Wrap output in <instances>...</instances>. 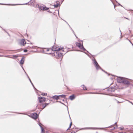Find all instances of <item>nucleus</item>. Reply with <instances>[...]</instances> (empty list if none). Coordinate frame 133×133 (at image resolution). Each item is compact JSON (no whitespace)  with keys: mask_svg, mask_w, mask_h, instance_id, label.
Here are the masks:
<instances>
[{"mask_svg":"<svg viewBox=\"0 0 133 133\" xmlns=\"http://www.w3.org/2000/svg\"><path fill=\"white\" fill-rule=\"evenodd\" d=\"M39 103H44L45 101V98L44 97H38Z\"/></svg>","mask_w":133,"mask_h":133,"instance_id":"20e7f679","label":"nucleus"},{"mask_svg":"<svg viewBox=\"0 0 133 133\" xmlns=\"http://www.w3.org/2000/svg\"><path fill=\"white\" fill-rule=\"evenodd\" d=\"M26 42L25 39H22L20 41V44L21 45L24 46L25 45Z\"/></svg>","mask_w":133,"mask_h":133,"instance_id":"0eeeda50","label":"nucleus"},{"mask_svg":"<svg viewBox=\"0 0 133 133\" xmlns=\"http://www.w3.org/2000/svg\"><path fill=\"white\" fill-rule=\"evenodd\" d=\"M28 51V50L26 49H25L24 50V52H26Z\"/></svg>","mask_w":133,"mask_h":133,"instance_id":"a878e982","label":"nucleus"},{"mask_svg":"<svg viewBox=\"0 0 133 133\" xmlns=\"http://www.w3.org/2000/svg\"><path fill=\"white\" fill-rule=\"evenodd\" d=\"M24 57L22 58L20 62V64L21 65H23L24 62Z\"/></svg>","mask_w":133,"mask_h":133,"instance_id":"ddd939ff","label":"nucleus"},{"mask_svg":"<svg viewBox=\"0 0 133 133\" xmlns=\"http://www.w3.org/2000/svg\"><path fill=\"white\" fill-rule=\"evenodd\" d=\"M70 99L72 100L74 99L75 98V96H74V95H72L71 96L69 97Z\"/></svg>","mask_w":133,"mask_h":133,"instance_id":"2eb2a0df","label":"nucleus"},{"mask_svg":"<svg viewBox=\"0 0 133 133\" xmlns=\"http://www.w3.org/2000/svg\"><path fill=\"white\" fill-rule=\"evenodd\" d=\"M94 65L97 69H99L100 68L99 66L95 60L94 61Z\"/></svg>","mask_w":133,"mask_h":133,"instance_id":"423d86ee","label":"nucleus"},{"mask_svg":"<svg viewBox=\"0 0 133 133\" xmlns=\"http://www.w3.org/2000/svg\"><path fill=\"white\" fill-rule=\"evenodd\" d=\"M125 18L126 19H128V20H129V19L128 18H125Z\"/></svg>","mask_w":133,"mask_h":133,"instance_id":"c85d7f7f","label":"nucleus"},{"mask_svg":"<svg viewBox=\"0 0 133 133\" xmlns=\"http://www.w3.org/2000/svg\"><path fill=\"white\" fill-rule=\"evenodd\" d=\"M13 57H11V58H16L18 57V55H13L12 56Z\"/></svg>","mask_w":133,"mask_h":133,"instance_id":"4be33fe9","label":"nucleus"},{"mask_svg":"<svg viewBox=\"0 0 133 133\" xmlns=\"http://www.w3.org/2000/svg\"><path fill=\"white\" fill-rule=\"evenodd\" d=\"M124 78L121 77H119L117 79V81L119 83H123Z\"/></svg>","mask_w":133,"mask_h":133,"instance_id":"6e6552de","label":"nucleus"},{"mask_svg":"<svg viewBox=\"0 0 133 133\" xmlns=\"http://www.w3.org/2000/svg\"><path fill=\"white\" fill-rule=\"evenodd\" d=\"M44 50L45 51H46V54H50L51 53V52H49V51H51L52 50H51V49H50L45 48L44 49Z\"/></svg>","mask_w":133,"mask_h":133,"instance_id":"f8f14e48","label":"nucleus"},{"mask_svg":"<svg viewBox=\"0 0 133 133\" xmlns=\"http://www.w3.org/2000/svg\"><path fill=\"white\" fill-rule=\"evenodd\" d=\"M82 87L83 88V89L84 90H87V89L86 87L84 86V85H82Z\"/></svg>","mask_w":133,"mask_h":133,"instance_id":"aec40b11","label":"nucleus"},{"mask_svg":"<svg viewBox=\"0 0 133 133\" xmlns=\"http://www.w3.org/2000/svg\"><path fill=\"white\" fill-rule=\"evenodd\" d=\"M116 5H114V8H115Z\"/></svg>","mask_w":133,"mask_h":133,"instance_id":"c756f323","label":"nucleus"},{"mask_svg":"<svg viewBox=\"0 0 133 133\" xmlns=\"http://www.w3.org/2000/svg\"><path fill=\"white\" fill-rule=\"evenodd\" d=\"M41 133H44V128L42 127H41Z\"/></svg>","mask_w":133,"mask_h":133,"instance_id":"6ab92c4d","label":"nucleus"},{"mask_svg":"<svg viewBox=\"0 0 133 133\" xmlns=\"http://www.w3.org/2000/svg\"><path fill=\"white\" fill-rule=\"evenodd\" d=\"M41 95L44 96H46L47 95V94L46 93H42L41 94Z\"/></svg>","mask_w":133,"mask_h":133,"instance_id":"b1692460","label":"nucleus"},{"mask_svg":"<svg viewBox=\"0 0 133 133\" xmlns=\"http://www.w3.org/2000/svg\"><path fill=\"white\" fill-rule=\"evenodd\" d=\"M117 103H122V102H119V101H117Z\"/></svg>","mask_w":133,"mask_h":133,"instance_id":"bb28decb","label":"nucleus"},{"mask_svg":"<svg viewBox=\"0 0 133 133\" xmlns=\"http://www.w3.org/2000/svg\"><path fill=\"white\" fill-rule=\"evenodd\" d=\"M60 98H65V97L66 96L64 95H59Z\"/></svg>","mask_w":133,"mask_h":133,"instance_id":"f3484780","label":"nucleus"},{"mask_svg":"<svg viewBox=\"0 0 133 133\" xmlns=\"http://www.w3.org/2000/svg\"><path fill=\"white\" fill-rule=\"evenodd\" d=\"M65 49L63 47L61 46H57L56 45L53 46L51 48V50L55 52L58 51H63L64 52V53L66 52V51H64Z\"/></svg>","mask_w":133,"mask_h":133,"instance_id":"f257e3e1","label":"nucleus"},{"mask_svg":"<svg viewBox=\"0 0 133 133\" xmlns=\"http://www.w3.org/2000/svg\"><path fill=\"white\" fill-rule=\"evenodd\" d=\"M123 83L125 85H130V83L129 81L126 79L124 78Z\"/></svg>","mask_w":133,"mask_h":133,"instance_id":"1a4fd4ad","label":"nucleus"},{"mask_svg":"<svg viewBox=\"0 0 133 133\" xmlns=\"http://www.w3.org/2000/svg\"><path fill=\"white\" fill-rule=\"evenodd\" d=\"M117 124H116V126H115V127H114V126H112L111 127H111V128L112 127H113V129H112L113 130V129H115L116 128H117Z\"/></svg>","mask_w":133,"mask_h":133,"instance_id":"5701e85b","label":"nucleus"},{"mask_svg":"<svg viewBox=\"0 0 133 133\" xmlns=\"http://www.w3.org/2000/svg\"><path fill=\"white\" fill-rule=\"evenodd\" d=\"M86 129H96V128H85Z\"/></svg>","mask_w":133,"mask_h":133,"instance_id":"a211bd4d","label":"nucleus"},{"mask_svg":"<svg viewBox=\"0 0 133 133\" xmlns=\"http://www.w3.org/2000/svg\"><path fill=\"white\" fill-rule=\"evenodd\" d=\"M63 0H63V1H63Z\"/></svg>","mask_w":133,"mask_h":133,"instance_id":"f704fd0d","label":"nucleus"},{"mask_svg":"<svg viewBox=\"0 0 133 133\" xmlns=\"http://www.w3.org/2000/svg\"><path fill=\"white\" fill-rule=\"evenodd\" d=\"M48 103H41L39 104H38V106H40L39 108L41 109H44L46 106L48 105Z\"/></svg>","mask_w":133,"mask_h":133,"instance_id":"7ed1b4c3","label":"nucleus"},{"mask_svg":"<svg viewBox=\"0 0 133 133\" xmlns=\"http://www.w3.org/2000/svg\"><path fill=\"white\" fill-rule=\"evenodd\" d=\"M17 5V4H15V5Z\"/></svg>","mask_w":133,"mask_h":133,"instance_id":"473e14b6","label":"nucleus"},{"mask_svg":"<svg viewBox=\"0 0 133 133\" xmlns=\"http://www.w3.org/2000/svg\"><path fill=\"white\" fill-rule=\"evenodd\" d=\"M76 44L77 46L79 48L81 49H82L83 48V46L80 43L77 42Z\"/></svg>","mask_w":133,"mask_h":133,"instance_id":"9d476101","label":"nucleus"},{"mask_svg":"<svg viewBox=\"0 0 133 133\" xmlns=\"http://www.w3.org/2000/svg\"><path fill=\"white\" fill-rule=\"evenodd\" d=\"M75 131H72L71 133H75Z\"/></svg>","mask_w":133,"mask_h":133,"instance_id":"cd10ccee","label":"nucleus"},{"mask_svg":"<svg viewBox=\"0 0 133 133\" xmlns=\"http://www.w3.org/2000/svg\"><path fill=\"white\" fill-rule=\"evenodd\" d=\"M53 98L55 99H56V100H58V99H60L59 96H54L53 97Z\"/></svg>","mask_w":133,"mask_h":133,"instance_id":"4468645a","label":"nucleus"},{"mask_svg":"<svg viewBox=\"0 0 133 133\" xmlns=\"http://www.w3.org/2000/svg\"><path fill=\"white\" fill-rule=\"evenodd\" d=\"M56 3L57 4L56 5H55L54 6L56 8H57L58 6V4H59V1H57Z\"/></svg>","mask_w":133,"mask_h":133,"instance_id":"dca6fc26","label":"nucleus"},{"mask_svg":"<svg viewBox=\"0 0 133 133\" xmlns=\"http://www.w3.org/2000/svg\"><path fill=\"white\" fill-rule=\"evenodd\" d=\"M32 0H31V1L30 2H32Z\"/></svg>","mask_w":133,"mask_h":133,"instance_id":"7c9ffc66","label":"nucleus"},{"mask_svg":"<svg viewBox=\"0 0 133 133\" xmlns=\"http://www.w3.org/2000/svg\"><path fill=\"white\" fill-rule=\"evenodd\" d=\"M38 117V115L36 113H34L32 115L31 117L34 119H36Z\"/></svg>","mask_w":133,"mask_h":133,"instance_id":"9b49d317","label":"nucleus"},{"mask_svg":"<svg viewBox=\"0 0 133 133\" xmlns=\"http://www.w3.org/2000/svg\"><path fill=\"white\" fill-rule=\"evenodd\" d=\"M67 88L68 89V90H69V89L68 88V87H67Z\"/></svg>","mask_w":133,"mask_h":133,"instance_id":"2f4dec72","label":"nucleus"},{"mask_svg":"<svg viewBox=\"0 0 133 133\" xmlns=\"http://www.w3.org/2000/svg\"><path fill=\"white\" fill-rule=\"evenodd\" d=\"M39 8L40 9L43 11L45 10H48L49 8H47L45 6H39Z\"/></svg>","mask_w":133,"mask_h":133,"instance_id":"39448f33","label":"nucleus"},{"mask_svg":"<svg viewBox=\"0 0 133 133\" xmlns=\"http://www.w3.org/2000/svg\"><path fill=\"white\" fill-rule=\"evenodd\" d=\"M62 51H58L55 52L53 53H51L52 56L57 58H61L63 57V53Z\"/></svg>","mask_w":133,"mask_h":133,"instance_id":"f03ea898","label":"nucleus"},{"mask_svg":"<svg viewBox=\"0 0 133 133\" xmlns=\"http://www.w3.org/2000/svg\"><path fill=\"white\" fill-rule=\"evenodd\" d=\"M72 122H71L70 123V125L69 127V128L67 129V131H68V130H70V129L71 128V125H72Z\"/></svg>","mask_w":133,"mask_h":133,"instance_id":"412c9836","label":"nucleus"},{"mask_svg":"<svg viewBox=\"0 0 133 133\" xmlns=\"http://www.w3.org/2000/svg\"><path fill=\"white\" fill-rule=\"evenodd\" d=\"M22 50V49H19L18 50H17L16 51H17V52H18L20 51H21Z\"/></svg>","mask_w":133,"mask_h":133,"instance_id":"393cba45","label":"nucleus"},{"mask_svg":"<svg viewBox=\"0 0 133 133\" xmlns=\"http://www.w3.org/2000/svg\"><path fill=\"white\" fill-rule=\"evenodd\" d=\"M122 129V128H121V129Z\"/></svg>","mask_w":133,"mask_h":133,"instance_id":"72a5a7b5","label":"nucleus"}]
</instances>
